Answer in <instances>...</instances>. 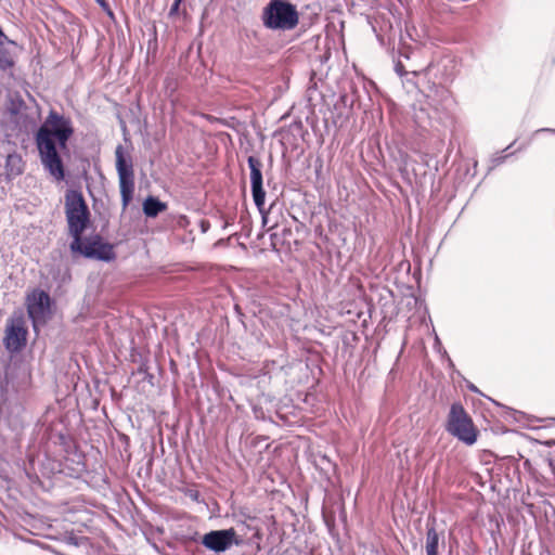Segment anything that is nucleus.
<instances>
[{
	"label": "nucleus",
	"instance_id": "obj_9",
	"mask_svg": "<svg viewBox=\"0 0 555 555\" xmlns=\"http://www.w3.org/2000/svg\"><path fill=\"white\" fill-rule=\"evenodd\" d=\"M27 310L34 322L44 321L50 312V296L44 291H35L28 296Z\"/></svg>",
	"mask_w": 555,
	"mask_h": 555
},
{
	"label": "nucleus",
	"instance_id": "obj_16",
	"mask_svg": "<svg viewBox=\"0 0 555 555\" xmlns=\"http://www.w3.org/2000/svg\"><path fill=\"white\" fill-rule=\"evenodd\" d=\"M182 0H175L169 10V15H176L179 12L180 3Z\"/></svg>",
	"mask_w": 555,
	"mask_h": 555
},
{
	"label": "nucleus",
	"instance_id": "obj_14",
	"mask_svg": "<svg viewBox=\"0 0 555 555\" xmlns=\"http://www.w3.org/2000/svg\"><path fill=\"white\" fill-rule=\"evenodd\" d=\"M395 72L400 76L403 77L404 75H408V72L404 69L403 64L401 61L396 62L395 64Z\"/></svg>",
	"mask_w": 555,
	"mask_h": 555
},
{
	"label": "nucleus",
	"instance_id": "obj_3",
	"mask_svg": "<svg viewBox=\"0 0 555 555\" xmlns=\"http://www.w3.org/2000/svg\"><path fill=\"white\" fill-rule=\"evenodd\" d=\"M261 21L271 30H292L299 23V14L288 0H270L262 10Z\"/></svg>",
	"mask_w": 555,
	"mask_h": 555
},
{
	"label": "nucleus",
	"instance_id": "obj_12",
	"mask_svg": "<svg viewBox=\"0 0 555 555\" xmlns=\"http://www.w3.org/2000/svg\"><path fill=\"white\" fill-rule=\"evenodd\" d=\"M440 541V534L436 530L435 527L428 526L427 528V537H426V553L427 555H437L438 554V545Z\"/></svg>",
	"mask_w": 555,
	"mask_h": 555
},
{
	"label": "nucleus",
	"instance_id": "obj_17",
	"mask_svg": "<svg viewBox=\"0 0 555 555\" xmlns=\"http://www.w3.org/2000/svg\"><path fill=\"white\" fill-rule=\"evenodd\" d=\"M540 132H550V133H555V129L553 128H541V129H538L534 134L537 133H540Z\"/></svg>",
	"mask_w": 555,
	"mask_h": 555
},
{
	"label": "nucleus",
	"instance_id": "obj_8",
	"mask_svg": "<svg viewBox=\"0 0 555 555\" xmlns=\"http://www.w3.org/2000/svg\"><path fill=\"white\" fill-rule=\"evenodd\" d=\"M250 169V184L254 203L258 210L262 214L264 206L266 192L262 186V163L258 157L249 156L247 158Z\"/></svg>",
	"mask_w": 555,
	"mask_h": 555
},
{
	"label": "nucleus",
	"instance_id": "obj_6",
	"mask_svg": "<svg viewBox=\"0 0 555 555\" xmlns=\"http://www.w3.org/2000/svg\"><path fill=\"white\" fill-rule=\"evenodd\" d=\"M244 542L234 528L211 530L202 538V544L209 551L222 553Z\"/></svg>",
	"mask_w": 555,
	"mask_h": 555
},
{
	"label": "nucleus",
	"instance_id": "obj_15",
	"mask_svg": "<svg viewBox=\"0 0 555 555\" xmlns=\"http://www.w3.org/2000/svg\"><path fill=\"white\" fill-rule=\"evenodd\" d=\"M95 1L109 16H113V12H112L109 4L107 3L106 0H95Z\"/></svg>",
	"mask_w": 555,
	"mask_h": 555
},
{
	"label": "nucleus",
	"instance_id": "obj_13",
	"mask_svg": "<svg viewBox=\"0 0 555 555\" xmlns=\"http://www.w3.org/2000/svg\"><path fill=\"white\" fill-rule=\"evenodd\" d=\"M14 65V60L12 54L3 48V44H0V69L7 70Z\"/></svg>",
	"mask_w": 555,
	"mask_h": 555
},
{
	"label": "nucleus",
	"instance_id": "obj_4",
	"mask_svg": "<svg viewBox=\"0 0 555 555\" xmlns=\"http://www.w3.org/2000/svg\"><path fill=\"white\" fill-rule=\"evenodd\" d=\"M447 430L464 443L472 446L477 440V430L464 408L453 403L450 408Z\"/></svg>",
	"mask_w": 555,
	"mask_h": 555
},
{
	"label": "nucleus",
	"instance_id": "obj_2",
	"mask_svg": "<svg viewBox=\"0 0 555 555\" xmlns=\"http://www.w3.org/2000/svg\"><path fill=\"white\" fill-rule=\"evenodd\" d=\"M65 215L69 234L73 236L70 249H78L80 236L90 221V212L82 194L75 190H68L65 194Z\"/></svg>",
	"mask_w": 555,
	"mask_h": 555
},
{
	"label": "nucleus",
	"instance_id": "obj_18",
	"mask_svg": "<svg viewBox=\"0 0 555 555\" xmlns=\"http://www.w3.org/2000/svg\"><path fill=\"white\" fill-rule=\"evenodd\" d=\"M469 389H472L473 391H478L477 388L474 385H470Z\"/></svg>",
	"mask_w": 555,
	"mask_h": 555
},
{
	"label": "nucleus",
	"instance_id": "obj_1",
	"mask_svg": "<svg viewBox=\"0 0 555 555\" xmlns=\"http://www.w3.org/2000/svg\"><path fill=\"white\" fill-rule=\"evenodd\" d=\"M73 132L74 129L69 119L55 111H51L36 133L35 141L40 162L56 181L65 179V167L59 149H66L67 141Z\"/></svg>",
	"mask_w": 555,
	"mask_h": 555
},
{
	"label": "nucleus",
	"instance_id": "obj_10",
	"mask_svg": "<svg viewBox=\"0 0 555 555\" xmlns=\"http://www.w3.org/2000/svg\"><path fill=\"white\" fill-rule=\"evenodd\" d=\"M27 331L20 322H12L5 331L4 344L9 351L17 352L26 345Z\"/></svg>",
	"mask_w": 555,
	"mask_h": 555
},
{
	"label": "nucleus",
	"instance_id": "obj_7",
	"mask_svg": "<svg viewBox=\"0 0 555 555\" xmlns=\"http://www.w3.org/2000/svg\"><path fill=\"white\" fill-rule=\"evenodd\" d=\"M73 253H79L87 258L108 261L114 258L113 246L102 241L96 236L92 240L82 241L80 237V245L78 249H70Z\"/></svg>",
	"mask_w": 555,
	"mask_h": 555
},
{
	"label": "nucleus",
	"instance_id": "obj_11",
	"mask_svg": "<svg viewBox=\"0 0 555 555\" xmlns=\"http://www.w3.org/2000/svg\"><path fill=\"white\" fill-rule=\"evenodd\" d=\"M167 209V205L157 197L147 196L143 202V212L149 218H155Z\"/></svg>",
	"mask_w": 555,
	"mask_h": 555
},
{
	"label": "nucleus",
	"instance_id": "obj_5",
	"mask_svg": "<svg viewBox=\"0 0 555 555\" xmlns=\"http://www.w3.org/2000/svg\"><path fill=\"white\" fill-rule=\"evenodd\" d=\"M115 157L121 204L122 208L126 209L132 199L134 191L133 165L131 158L126 156L125 149L121 144L117 145L115 150Z\"/></svg>",
	"mask_w": 555,
	"mask_h": 555
}]
</instances>
